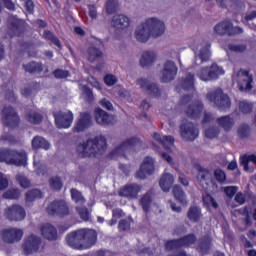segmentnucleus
I'll return each instance as SVG.
<instances>
[{
    "label": "nucleus",
    "mask_w": 256,
    "mask_h": 256,
    "mask_svg": "<svg viewBox=\"0 0 256 256\" xmlns=\"http://www.w3.org/2000/svg\"><path fill=\"white\" fill-rule=\"evenodd\" d=\"M112 27L115 29H127L129 25H131V21L129 20V17L123 15V14H117L114 15L111 21Z\"/></svg>",
    "instance_id": "27"
},
{
    "label": "nucleus",
    "mask_w": 256,
    "mask_h": 256,
    "mask_svg": "<svg viewBox=\"0 0 256 256\" xmlns=\"http://www.w3.org/2000/svg\"><path fill=\"white\" fill-rule=\"evenodd\" d=\"M217 125L224 129L226 133H229L233 127H235V119L231 115H225L216 119Z\"/></svg>",
    "instance_id": "28"
},
{
    "label": "nucleus",
    "mask_w": 256,
    "mask_h": 256,
    "mask_svg": "<svg viewBox=\"0 0 256 256\" xmlns=\"http://www.w3.org/2000/svg\"><path fill=\"white\" fill-rule=\"evenodd\" d=\"M197 243V235L189 233L178 239H171L165 242L164 247L167 251H179L183 247H191Z\"/></svg>",
    "instance_id": "6"
},
{
    "label": "nucleus",
    "mask_w": 256,
    "mask_h": 256,
    "mask_svg": "<svg viewBox=\"0 0 256 256\" xmlns=\"http://www.w3.org/2000/svg\"><path fill=\"white\" fill-rule=\"evenodd\" d=\"M137 145H141V139L137 137L128 138L126 141L122 142L118 147H116L111 154L119 155L122 151H129V149L133 147H137Z\"/></svg>",
    "instance_id": "25"
},
{
    "label": "nucleus",
    "mask_w": 256,
    "mask_h": 256,
    "mask_svg": "<svg viewBox=\"0 0 256 256\" xmlns=\"http://www.w3.org/2000/svg\"><path fill=\"white\" fill-rule=\"evenodd\" d=\"M2 123L8 129H18L21 123L19 113L12 106H4L2 110Z\"/></svg>",
    "instance_id": "9"
},
{
    "label": "nucleus",
    "mask_w": 256,
    "mask_h": 256,
    "mask_svg": "<svg viewBox=\"0 0 256 256\" xmlns=\"http://www.w3.org/2000/svg\"><path fill=\"white\" fill-rule=\"evenodd\" d=\"M173 183H175V178L171 174L165 173L160 178L159 185L162 191L169 193V191H171V187H173Z\"/></svg>",
    "instance_id": "30"
},
{
    "label": "nucleus",
    "mask_w": 256,
    "mask_h": 256,
    "mask_svg": "<svg viewBox=\"0 0 256 256\" xmlns=\"http://www.w3.org/2000/svg\"><path fill=\"white\" fill-rule=\"evenodd\" d=\"M230 51H234L235 53H243L244 51H247V45L245 44H230L229 45Z\"/></svg>",
    "instance_id": "60"
},
{
    "label": "nucleus",
    "mask_w": 256,
    "mask_h": 256,
    "mask_svg": "<svg viewBox=\"0 0 256 256\" xmlns=\"http://www.w3.org/2000/svg\"><path fill=\"white\" fill-rule=\"evenodd\" d=\"M153 139L160 143L161 146L167 151L168 153H171V147L175 145V138L173 136H161V134L154 132L153 133Z\"/></svg>",
    "instance_id": "26"
},
{
    "label": "nucleus",
    "mask_w": 256,
    "mask_h": 256,
    "mask_svg": "<svg viewBox=\"0 0 256 256\" xmlns=\"http://www.w3.org/2000/svg\"><path fill=\"white\" fill-rule=\"evenodd\" d=\"M237 76L240 91H251V89H253V75H251L248 70L240 69Z\"/></svg>",
    "instance_id": "18"
},
{
    "label": "nucleus",
    "mask_w": 256,
    "mask_h": 256,
    "mask_svg": "<svg viewBox=\"0 0 256 256\" xmlns=\"http://www.w3.org/2000/svg\"><path fill=\"white\" fill-rule=\"evenodd\" d=\"M221 75H225V70L217 64H212L210 67H202L198 72V77L201 81H217Z\"/></svg>",
    "instance_id": "10"
},
{
    "label": "nucleus",
    "mask_w": 256,
    "mask_h": 256,
    "mask_svg": "<svg viewBox=\"0 0 256 256\" xmlns=\"http://www.w3.org/2000/svg\"><path fill=\"white\" fill-rule=\"evenodd\" d=\"M41 233L44 239L48 241H57V228L55 226L47 223L41 227Z\"/></svg>",
    "instance_id": "29"
},
{
    "label": "nucleus",
    "mask_w": 256,
    "mask_h": 256,
    "mask_svg": "<svg viewBox=\"0 0 256 256\" xmlns=\"http://www.w3.org/2000/svg\"><path fill=\"white\" fill-rule=\"evenodd\" d=\"M214 32L216 35H220V37L225 35L228 37H235V35H242L244 30L242 27L233 26V22L224 20L214 26Z\"/></svg>",
    "instance_id": "8"
},
{
    "label": "nucleus",
    "mask_w": 256,
    "mask_h": 256,
    "mask_svg": "<svg viewBox=\"0 0 256 256\" xmlns=\"http://www.w3.org/2000/svg\"><path fill=\"white\" fill-rule=\"evenodd\" d=\"M203 214L199 206H191L187 212V218L191 223H199L201 221Z\"/></svg>",
    "instance_id": "35"
},
{
    "label": "nucleus",
    "mask_w": 256,
    "mask_h": 256,
    "mask_svg": "<svg viewBox=\"0 0 256 256\" xmlns=\"http://www.w3.org/2000/svg\"><path fill=\"white\" fill-rule=\"evenodd\" d=\"M253 108L254 104L247 100H242L238 103V109L242 115H251V113H253Z\"/></svg>",
    "instance_id": "43"
},
{
    "label": "nucleus",
    "mask_w": 256,
    "mask_h": 256,
    "mask_svg": "<svg viewBox=\"0 0 256 256\" xmlns=\"http://www.w3.org/2000/svg\"><path fill=\"white\" fill-rule=\"evenodd\" d=\"M76 211L82 219V221H89V218L91 217V213L89 212V208L85 207V205L77 206Z\"/></svg>",
    "instance_id": "49"
},
{
    "label": "nucleus",
    "mask_w": 256,
    "mask_h": 256,
    "mask_svg": "<svg viewBox=\"0 0 256 256\" xmlns=\"http://www.w3.org/2000/svg\"><path fill=\"white\" fill-rule=\"evenodd\" d=\"M117 11V2L115 0H107L106 2V13L113 15Z\"/></svg>",
    "instance_id": "57"
},
{
    "label": "nucleus",
    "mask_w": 256,
    "mask_h": 256,
    "mask_svg": "<svg viewBox=\"0 0 256 256\" xmlns=\"http://www.w3.org/2000/svg\"><path fill=\"white\" fill-rule=\"evenodd\" d=\"M52 74L54 75L55 79H67L71 76V72H69V70L60 68L55 69Z\"/></svg>",
    "instance_id": "53"
},
{
    "label": "nucleus",
    "mask_w": 256,
    "mask_h": 256,
    "mask_svg": "<svg viewBox=\"0 0 256 256\" xmlns=\"http://www.w3.org/2000/svg\"><path fill=\"white\" fill-rule=\"evenodd\" d=\"M41 247V238L31 234L24 240L23 249L26 255H33L37 253Z\"/></svg>",
    "instance_id": "21"
},
{
    "label": "nucleus",
    "mask_w": 256,
    "mask_h": 256,
    "mask_svg": "<svg viewBox=\"0 0 256 256\" xmlns=\"http://www.w3.org/2000/svg\"><path fill=\"white\" fill-rule=\"evenodd\" d=\"M21 197V192L17 188L8 189L3 193L4 199H19Z\"/></svg>",
    "instance_id": "50"
},
{
    "label": "nucleus",
    "mask_w": 256,
    "mask_h": 256,
    "mask_svg": "<svg viewBox=\"0 0 256 256\" xmlns=\"http://www.w3.org/2000/svg\"><path fill=\"white\" fill-rule=\"evenodd\" d=\"M207 99L220 111H229L231 109V98L229 95L223 93V89L218 88L207 94Z\"/></svg>",
    "instance_id": "7"
},
{
    "label": "nucleus",
    "mask_w": 256,
    "mask_h": 256,
    "mask_svg": "<svg viewBox=\"0 0 256 256\" xmlns=\"http://www.w3.org/2000/svg\"><path fill=\"white\" fill-rule=\"evenodd\" d=\"M224 193L227 195V197L233 198L235 197V194L237 193V186H227L224 188Z\"/></svg>",
    "instance_id": "63"
},
{
    "label": "nucleus",
    "mask_w": 256,
    "mask_h": 256,
    "mask_svg": "<svg viewBox=\"0 0 256 256\" xmlns=\"http://www.w3.org/2000/svg\"><path fill=\"white\" fill-rule=\"evenodd\" d=\"M140 109L143 111V113L140 114L139 117H144V119L151 121V118L147 115V111L151 109V104L147 100H143L140 104Z\"/></svg>",
    "instance_id": "54"
},
{
    "label": "nucleus",
    "mask_w": 256,
    "mask_h": 256,
    "mask_svg": "<svg viewBox=\"0 0 256 256\" xmlns=\"http://www.w3.org/2000/svg\"><path fill=\"white\" fill-rule=\"evenodd\" d=\"M95 119L98 125H111V116L101 108L95 109Z\"/></svg>",
    "instance_id": "32"
},
{
    "label": "nucleus",
    "mask_w": 256,
    "mask_h": 256,
    "mask_svg": "<svg viewBox=\"0 0 256 256\" xmlns=\"http://www.w3.org/2000/svg\"><path fill=\"white\" fill-rule=\"evenodd\" d=\"M93 125V120H91V114L88 112L80 113L79 118L76 121V124L73 128L74 133H83L86 129H89Z\"/></svg>",
    "instance_id": "22"
},
{
    "label": "nucleus",
    "mask_w": 256,
    "mask_h": 256,
    "mask_svg": "<svg viewBox=\"0 0 256 256\" xmlns=\"http://www.w3.org/2000/svg\"><path fill=\"white\" fill-rule=\"evenodd\" d=\"M21 49L28 53V57H37V50H35V42L33 41H24L20 43Z\"/></svg>",
    "instance_id": "40"
},
{
    "label": "nucleus",
    "mask_w": 256,
    "mask_h": 256,
    "mask_svg": "<svg viewBox=\"0 0 256 256\" xmlns=\"http://www.w3.org/2000/svg\"><path fill=\"white\" fill-rule=\"evenodd\" d=\"M8 35L13 39V37H22L27 31V23L23 19L17 17H12L7 24Z\"/></svg>",
    "instance_id": "11"
},
{
    "label": "nucleus",
    "mask_w": 256,
    "mask_h": 256,
    "mask_svg": "<svg viewBox=\"0 0 256 256\" xmlns=\"http://www.w3.org/2000/svg\"><path fill=\"white\" fill-rule=\"evenodd\" d=\"M178 71L179 68H177V64L171 60H167L161 70V82L171 83V81H174L175 77H177Z\"/></svg>",
    "instance_id": "13"
},
{
    "label": "nucleus",
    "mask_w": 256,
    "mask_h": 256,
    "mask_svg": "<svg viewBox=\"0 0 256 256\" xmlns=\"http://www.w3.org/2000/svg\"><path fill=\"white\" fill-rule=\"evenodd\" d=\"M88 53V61L90 63H95L98 59H101L103 57V51L101 49L91 46L87 50Z\"/></svg>",
    "instance_id": "39"
},
{
    "label": "nucleus",
    "mask_w": 256,
    "mask_h": 256,
    "mask_svg": "<svg viewBox=\"0 0 256 256\" xmlns=\"http://www.w3.org/2000/svg\"><path fill=\"white\" fill-rule=\"evenodd\" d=\"M205 137L207 139H215V137L219 136V128L217 127H209L205 130Z\"/></svg>",
    "instance_id": "56"
},
{
    "label": "nucleus",
    "mask_w": 256,
    "mask_h": 256,
    "mask_svg": "<svg viewBox=\"0 0 256 256\" xmlns=\"http://www.w3.org/2000/svg\"><path fill=\"white\" fill-rule=\"evenodd\" d=\"M32 148L37 151V149H44V151H49L51 149V144L45 138L41 136H35L32 139Z\"/></svg>",
    "instance_id": "33"
},
{
    "label": "nucleus",
    "mask_w": 256,
    "mask_h": 256,
    "mask_svg": "<svg viewBox=\"0 0 256 256\" xmlns=\"http://www.w3.org/2000/svg\"><path fill=\"white\" fill-rule=\"evenodd\" d=\"M49 186L52 191H61L63 189V180L60 176H54L49 179Z\"/></svg>",
    "instance_id": "47"
},
{
    "label": "nucleus",
    "mask_w": 256,
    "mask_h": 256,
    "mask_svg": "<svg viewBox=\"0 0 256 256\" xmlns=\"http://www.w3.org/2000/svg\"><path fill=\"white\" fill-rule=\"evenodd\" d=\"M5 215L9 221H23L27 217V212L23 206L13 204L5 210Z\"/></svg>",
    "instance_id": "17"
},
{
    "label": "nucleus",
    "mask_w": 256,
    "mask_h": 256,
    "mask_svg": "<svg viewBox=\"0 0 256 256\" xmlns=\"http://www.w3.org/2000/svg\"><path fill=\"white\" fill-rule=\"evenodd\" d=\"M213 247V236L211 234H204L198 238L196 250L201 255H209Z\"/></svg>",
    "instance_id": "20"
},
{
    "label": "nucleus",
    "mask_w": 256,
    "mask_h": 256,
    "mask_svg": "<svg viewBox=\"0 0 256 256\" xmlns=\"http://www.w3.org/2000/svg\"><path fill=\"white\" fill-rule=\"evenodd\" d=\"M163 33H165V23L157 18H148L137 26L135 37L139 43H147L151 36L157 38Z\"/></svg>",
    "instance_id": "2"
},
{
    "label": "nucleus",
    "mask_w": 256,
    "mask_h": 256,
    "mask_svg": "<svg viewBox=\"0 0 256 256\" xmlns=\"http://www.w3.org/2000/svg\"><path fill=\"white\" fill-rule=\"evenodd\" d=\"M138 85L150 95V97H161V89L156 83H151L147 78L137 80Z\"/></svg>",
    "instance_id": "24"
},
{
    "label": "nucleus",
    "mask_w": 256,
    "mask_h": 256,
    "mask_svg": "<svg viewBox=\"0 0 256 256\" xmlns=\"http://www.w3.org/2000/svg\"><path fill=\"white\" fill-rule=\"evenodd\" d=\"M141 185L137 183L125 184L122 188L119 189V197H124L125 199H138L139 193H141Z\"/></svg>",
    "instance_id": "15"
},
{
    "label": "nucleus",
    "mask_w": 256,
    "mask_h": 256,
    "mask_svg": "<svg viewBox=\"0 0 256 256\" xmlns=\"http://www.w3.org/2000/svg\"><path fill=\"white\" fill-rule=\"evenodd\" d=\"M181 87L184 91L195 90V74L189 72L184 79L181 80Z\"/></svg>",
    "instance_id": "34"
},
{
    "label": "nucleus",
    "mask_w": 256,
    "mask_h": 256,
    "mask_svg": "<svg viewBox=\"0 0 256 256\" xmlns=\"http://www.w3.org/2000/svg\"><path fill=\"white\" fill-rule=\"evenodd\" d=\"M37 199H43V192L39 189H32L26 193V203H33Z\"/></svg>",
    "instance_id": "44"
},
{
    "label": "nucleus",
    "mask_w": 256,
    "mask_h": 256,
    "mask_svg": "<svg viewBox=\"0 0 256 256\" xmlns=\"http://www.w3.org/2000/svg\"><path fill=\"white\" fill-rule=\"evenodd\" d=\"M104 83L108 87H113V85H115V83H117V77L115 75H112V74H107L104 77Z\"/></svg>",
    "instance_id": "61"
},
{
    "label": "nucleus",
    "mask_w": 256,
    "mask_h": 256,
    "mask_svg": "<svg viewBox=\"0 0 256 256\" xmlns=\"http://www.w3.org/2000/svg\"><path fill=\"white\" fill-rule=\"evenodd\" d=\"M55 123L58 129H69L73 124V112H57L54 113Z\"/></svg>",
    "instance_id": "19"
},
{
    "label": "nucleus",
    "mask_w": 256,
    "mask_h": 256,
    "mask_svg": "<svg viewBox=\"0 0 256 256\" xmlns=\"http://www.w3.org/2000/svg\"><path fill=\"white\" fill-rule=\"evenodd\" d=\"M205 105L200 100H195L185 110L187 117L190 119H199L203 115Z\"/></svg>",
    "instance_id": "23"
},
{
    "label": "nucleus",
    "mask_w": 256,
    "mask_h": 256,
    "mask_svg": "<svg viewBox=\"0 0 256 256\" xmlns=\"http://www.w3.org/2000/svg\"><path fill=\"white\" fill-rule=\"evenodd\" d=\"M172 193L178 203H181V205H187V196L185 195V191H183L181 186L175 185L173 187Z\"/></svg>",
    "instance_id": "38"
},
{
    "label": "nucleus",
    "mask_w": 256,
    "mask_h": 256,
    "mask_svg": "<svg viewBox=\"0 0 256 256\" xmlns=\"http://www.w3.org/2000/svg\"><path fill=\"white\" fill-rule=\"evenodd\" d=\"M155 59H157L155 52L145 51L140 59V65L141 67H149V65H153V63H155Z\"/></svg>",
    "instance_id": "36"
},
{
    "label": "nucleus",
    "mask_w": 256,
    "mask_h": 256,
    "mask_svg": "<svg viewBox=\"0 0 256 256\" xmlns=\"http://www.w3.org/2000/svg\"><path fill=\"white\" fill-rule=\"evenodd\" d=\"M198 176L197 179L198 181L203 182V181H209V171L201 166L198 168Z\"/></svg>",
    "instance_id": "55"
},
{
    "label": "nucleus",
    "mask_w": 256,
    "mask_h": 256,
    "mask_svg": "<svg viewBox=\"0 0 256 256\" xmlns=\"http://www.w3.org/2000/svg\"><path fill=\"white\" fill-rule=\"evenodd\" d=\"M180 134L185 141H195L199 137V129L193 122H185L180 125Z\"/></svg>",
    "instance_id": "16"
},
{
    "label": "nucleus",
    "mask_w": 256,
    "mask_h": 256,
    "mask_svg": "<svg viewBox=\"0 0 256 256\" xmlns=\"http://www.w3.org/2000/svg\"><path fill=\"white\" fill-rule=\"evenodd\" d=\"M0 163H6V165H15L16 167H26L27 153L11 150L9 148L1 149Z\"/></svg>",
    "instance_id": "4"
},
{
    "label": "nucleus",
    "mask_w": 256,
    "mask_h": 256,
    "mask_svg": "<svg viewBox=\"0 0 256 256\" xmlns=\"http://www.w3.org/2000/svg\"><path fill=\"white\" fill-rule=\"evenodd\" d=\"M0 235L4 243H8V245H13V243H18L23 239V231L18 228L2 229Z\"/></svg>",
    "instance_id": "14"
},
{
    "label": "nucleus",
    "mask_w": 256,
    "mask_h": 256,
    "mask_svg": "<svg viewBox=\"0 0 256 256\" xmlns=\"http://www.w3.org/2000/svg\"><path fill=\"white\" fill-rule=\"evenodd\" d=\"M24 7L29 15L35 13V2H33V0H25Z\"/></svg>",
    "instance_id": "62"
},
{
    "label": "nucleus",
    "mask_w": 256,
    "mask_h": 256,
    "mask_svg": "<svg viewBox=\"0 0 256 256\" xmlns=\"http://www.w3.org/2000/svg\"><path fill=\"white\" fill-rule=\"evenodd\" d=\"M100 105L104 109H107V111H113V104L111 103V101L107 100V98H103L102 100H100Z\"/></svg>",
    "instance_id": "64"
},
{
    "label": "nucleus",
    "mask_w": 256,
    "mask_h": 256,
    "mask_svg": "<svg viewBox=\"0 0 256 256\" xmlns=\"http://www.w3.org/2000/svg\"><path fill=\"white\" fill-rule=\"evenodd\" d=\"M118 229L120 232L129 231L131 229V222L127 219H122L118 223Z\"/></svg>",
    "instance_id": "59"
},
{
    "label": "nucleus",
    "mask_w": 256,
    "mask_h": 256,
    "mask_svg": "<svg viewBox=\"0 0 256 256\" xmlns=\"http://www.w3.org/2000/svg\"><path fill=\"white\" fill-rule=\"evenodd\" d=\"M214 177L220 185H223V183L227 181V174H225V171L221 170V168L214 170Z\"/></svg>",
    "instance_id": "52"
},
{
    "label": "nucleus",
    "mask_w": 256,
    "mask_h": 256,
    "mask_svg": "<svg viewBox=\"0 0 256 256\" xmlns=\"http://www.w3.org/2000/svg\"><path fill=\"white\" fill-rule=\"evenodd\" d=\"M202 203L204 207H206V209H209L211 207L212 209H219V204L217 203L215 198H213V196L209 193H206L202 196Z\"/></svg>",
    "instance_id": "41"
},
{
    "label": "nucleus",
    "mask_w": 256,
    "mask_h": 256,
    "mask_svg": "<svg viewBox=\"0 0 256 256\" xmlns=\"http://www.w3.org/2000/svg\"><path fill=\"white\" fill-rule=\"evenodd\" d=\"M151 203H153V192H146L140 199V205L144 213H149L151 211Z\"/></svg>",
    "instance_id": "37"
},
{
    "label": "nucleus",
    "mask_w": 256,
    "mask_h": 256,
    "mask_svg": "<svg viewBox=\"0 0 256 256\" xmlns=\"http://www.w3.org/2000/svg\"><path fill=\"white\" fill-rule=\"evenodd\" d=\"M237 134L240 139H249L251 137V126L245 123L241 124L238 127Z\"/></svg>",
    "instance_id": "46"
},
{
    "label": "nucleus",
    "mask_w": 256,
    "mask_h": 256,
    "mask_svg": "<svg viewBox=\"0 0 256 256\" xmlns=\"http://www.w3.org/2000/svg\"><path fill=\"white\" fill-rule=\"evenodd\" d=\"M82 149L81 157L84 159L87 157H99L107 149V139L102 135L96 136L94 139H88L82 144Z\"/></svg>",
    "instance_id": "3"
},
{
    "label": "nucleus",
    "mask_w": 256,
    "mask_h": 256,
    "mask_svg": "<svg viewBox=\"0 0 256 256\" xmlns=\"http://www.w3.org/2000/svg\"><path fill=\"white\" fill-rule=\"evenodd\" d=\"M16 179L19 182L20 186L23 187V189H29V187H31V181H29L27 177L23 175H18Z\"/></svg>",
    "instance_id": "58"
},
{
    "label": "nucleus",
    "mask_w": 256,
    "mask_h": 256,
    "mask_svg": "<svg viewBox=\"0 0 256 256\" xmlns=\"http://www.w3.org/2000/svg\"><path fill=\"white\" fill-rule=\"evenodd\" d=\"M23 69L26 73H30L31 75H39L43 73V63L31 61L27 64H23Z\"/></svg>",
    "instance_id": "31"
},
{
    "label": "nucleus",
    "mask_w": 256,
    "mask_h": 256,
    "mask_svg": "<svg viewBox=\"0 0 256 256\" xmlns=\"http://www.w3.org/2000/svg\"><path fill=\"white\" fill-rule=\"evenodd\" d=\"M209 47H211V44H207V48H202L200 50L198 57L201 60V63H205V61H209L211 58V51H209Z\"/></svg>",
    "instance_id": "51"
},
{
    "label": "nucleus",
    "mask_w": 256,
    "mask_h": 256,
    "mask_svg": "<svg viewBox=\"0 0 256 256\" xmlns=\"http://www.w3.org/2000/svg\"><path fill=\"white\" fill-rule=\"evenodd\" d=\"M46 212L50 217H58L59 219H65V217H70L73 213L71 205L69 202L63 199H55L50 202L46 208Z\"/></svg>",
    "instance_id": "5"
},
{
    "label": "nucleus",
    "mask_w": 256,
    "mask_h": 256,
    "mask_svg": "<svg viewBox=\"0 0 256 256\" xmlns=\"http://www.w3.org/2000/svg\"><path fill=\"white\" fill-rule=\"evenodd\" d=\"M26 120L28 123H32L33 125H39V123H42L43 121V115L39 112H29L26 115Z\"/></svg>",
    "instance_id": "48"
},
{
    "label": "nucleus",
    "mask_w": 256,
    "mask_h": 256,
    "mask_svg": "<svg viewBox=\"0 0 256 256\" xmlns=\"http://www.w3.org/2000/svg\"><path fill=\"white\" fill-rule=\"evenodd\" d=\"M66 243L72 249H91L97 243V231L89 228H81L71 231L66 235Z\"/></svg>",
    "instance_id": "1"
},
{
    "label": "nucleus",
    "mask_w": 256,
    "mask_h": 256,
    "mask_svg": "<svg viewBox=\"0 0 256 256\" xmlns=\"http://www.w3.org/2000/svg\"><path fill=\"white\" fill-rule=\"evenodd\" d=\"M70 195L72 201H74L76 205H85V197L83 196V193H81V191L77 190V188H71Z\"/></svg>",
    "instance_id": "42"
},
{
    "label": "nucleus",
    "mask_w": 256,
    "mask_h": 256,
    "mask_svg": "<svg viewBox=\"0 0 256 256\" xmlns=\"http://www.w3.org/2000/svg\"><path fill=\"white\" fill-rule=\"evenodd\" d=\"M155 173V160L149 156H146L140 165L139 170L136 172V179H147V177Z\"/></svg>",
    "instance_id": "12"
},
{
    "label": "nucleus",
    "mask_w": 256,
    "mask_h": 256,
    "mask_svg": "<svg viewBox=\"0 0 256 256\" xmlns=\"http://www.w3.org/2000/svg\"><path fill=\"white\" fill-rule=\"evenodd\" d=\"M42 37L43 39H46V41H51V43H53L54 45H56V47L61 49V40H59V38L56 37L52 31L44 30Z\"/></svg>",
    "instance_id": "45"
}]
</instances>
